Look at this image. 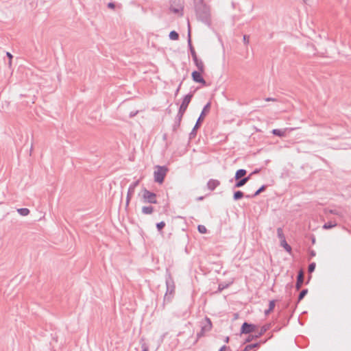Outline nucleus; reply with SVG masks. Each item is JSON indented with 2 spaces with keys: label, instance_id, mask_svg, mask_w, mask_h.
<instances>
[{
  "label": "nucleus",
  "instance_id": "6e6552de",
  "mask_svg": "<svg viewBox=\"0 0 351 351\" xmlns=\"http://www.w3.org/2000/svg\"><path fill=\"white\" fill-rule=\"evenodd\" d=\"M269 328H270V324H265V325L263 326L261 328L259 332H258V335H250L245 340V343L250 342L251 341H252L254 339H258L262 335H263Z\"/></svg>",
  "mask_w": 351,
  "mask_h": 351
},
{
  "label": "nucleus",
  "instance_id": "423d86ee",
  "mask_svg": "<svg viewBox=\"0 0 351 351\" xmlns=\"http://www.w3.org/2000/svg\"><path fill=\"white\" fill-rule=\"evenodd\" d=\"M193 97V93H189V94L184 96L177 114L183 117Z\"/></svg>",
  "mask_w": 351,
  "mask_h": 351
},
{
  "label": "nucleus",
  "instance_id": "473e14b6",
  "mask_svg": "<svg viewBox=\"0 0 351 351\" xmlns=\"http://www.w3.org/2000/svg\"><path fill=\"white\" fill-rule=\"evenodd\" d=\"M197 229H198V231L200 233H202V234H204L207 231L206 227L204 226H202V225H199L198 227H197Z\"/></svg>",
  "mask_w": 351,
  "mask_h": 351
},
{
  "label": "nucleus",
  "instance_id": "603ef678",
  "mask_svg": "<svg viewBox=\"0 0 351 351\" xmlns=\"http://www.w3.org/2000/svg\"><path fill=\"white\" fill-rule=\"evenodd\" d=\"M305 3H308L311 0H303Z\"/></svg>",
  "mask_w": 351,
  "mask_h": 351
},
{
  "label": "nucleus",
  "instance_id": "bb28decb",
  "mask_svg": "<svg viewBox=\"0 0 351 351\" xmlns=\"http://www.w3.org/2000/svg\"><path fill=\"white\" fill-rule=\"evenodd\" d=\"M280 242H281V245L285 248V250L287 252H290L291 251V247L287 243L286 239H284V240L281 241Z\"/></svg>",
  "mask_w": 351,
  "mask_h": 351
},
{
  "label": "nucleus",
  "instance_id": "37998d69",
  "mask_svg": "<svg viewBox=\"0 0 351 351\" xmlns=\"http://www.w3.org/2000/svg\"><path fill=\"white\" fill-rule=\"evenodd\" d=\"M276 99L275 98H273V97H267L265 98V101H276Z\"/></svg>",
  "mask_w": 351,
  "mask_h": 351
},
{
  "label": "nucleus",
  "instance_id": "49530a36",
  "mask_svg": "<svg viewBox=\"0 0 351 351\" xmlns=\"http://www.w3.org/2000/svg\"><path fill=\"white\" fill-rule=\"evenodd\" d=\"M228 347L226 346H223L219 351H226Z\"/></svg>",
  "mask_w": 351,
  "mask_h": 351
},
{
  "label": "nucleus",
  "instance_id": "e433bc0d",
  "mask_svg": "<svg viewBox=\"0 0 351 351\" xmlns=\"http://www.w3.org/2000/svg\"><path fill=\"white\" fill-rule=\"evenodd\" d=\"M228 287V285H222V284H219V287H218V290L219 291H221L222 290H223L224 289L227 288Z\"/></svg>",
  "mask_w": 351,
  "mask_h": 351
},
{
  "label": "nucleus",
  "instance_id": "2eb2a0df",
  "mask_svg": "<svg viewBox=\"0 0 351 351\" xmlns=\"http://www.w3.org/2000/svg\"><path fill=\"white\" fill-rule=\"evenodd\" d=\"M188 36H189L188 45H189V49H190V52H191V56H192L193 59H194V58H197V56L196 52L195 51V49L193 47L192 43H191L190 30L189 31Z\"/></svg>",
  "mask_w": 351,
  "mask_h": 351
},
{
  "label": "nucleus",
  "instance_id": "09e8293b",
  "mask_svg": "<svg viewBox=\"0 0 351 351\" xmlns=\"http://www.w3.org/2000/svg\"><path fill=\"white\" fill-rule=\"evenodd\" d=\"M203 199H204V197H203V196H199V197H198L197 198V201H201V200H202Z\"/></svg>",
  "mask_w": 351,
  "mask_h": 351
},
{
  "label": "nucleus",
  "instance_id": "a19ab883",
  "mask_svg": "<svg viewBox=\"0 0 351 351\" xmlns=\"http://www.w3.org/2000/svg\"><path fill=\"white\" fill-rule=\"evenodd\" d=\"M138 113V111H136V112H131L130 113V117H134V116H136Z\"/></svg>",
  "mask_w": 351,
  "mask_h": 351
},
{
  "label": "nucleus",
  "instance_id": "b1692460",
  "mask_svg": "<svg viewBox=\"0 0 351 351\" xmlns=\"http://www.w3.org/2000/svg\"><path fill=\"white\" fill-rule=\"evenodd\" d=\"M337 223L336 222H332V221H328L327 223H325L323 226V229H325V230H328V229H330L332 228H334L335 226H337Z\"/></svg>",
  "mask_w": 351,
  "mask_h": 351
},
{
  "label": "nucleus",
  "instance_id": "cd10ccee",
  "mask_svg": "<svg viewBox=\"0 0 351 351\" xmlns=\"http://www.w3.org/2000/svg\"><path fill=\"white\" fill-rule=\"evenodd\" d=\"M169 38L171 40H176L179 38V34L176 31H171L170 33H169Z\"/></svg>",
  "mask_w": 351,
  "mask_h": 351
},
{
  "label": "nucleus",
  "instance_id": "6ab92c4d",
  "mask_svg": "<svg viewBox=\"0 0 351 351\" xmlns=\"http://www.w3.org/2000/svg\"><path fill=\"white\" fill-rule=\"evenodd\" d=\"M265 185L261 186L253 195H245V197L247 198H253L257 195H258L261 193L263 192L266 189Z\"/></svg>",
  "mask_w": 351,
  "mask_h": 351
},
{
  "label": "nucleus",
  "instance_id": "aec40b11",
  "mask_svg": "<svg viewBox=\"0 0 351 351\" xmlns=\"http://www.w3.org/2000/svg\"><path fill=\"white\" fill-rule=\"evenodd\" d=\"M139 182H140V181H139V180H138L134 182L133 183H132L128 188V193H129L130 194L134 195L135 189L139 184Z\"/></svg>",
  "mask_w": 351,
  "mask_h": 351
},
{
  "label": "nucleus",
  "instance_id": "58836bf2",
  "mask_svg": "<svg viewBox=\"0 0 351 351\" xmlns=\"http://www.w3.org/2000/svg\"><path fill=\"white\" fill-rule=\"evenodd\" d=\"M181 85H182V82H180V84H179V86H178V88H177V89H176V93H175V95H176V96H177V95H178V92H179V90H180V89Z\"/></svg>",
  "mask_w": 351,
  "mask_h": 351
},
{
  "label": "nucleus",
  "instance_id": "f704fd0d",
  "mask_svg": "<svg viewBox=\"0 0 351 351\" xmlns=\"http://www.w3.org/2000/svg\"><path fill=\"white\" fill-rule=\"evenodd\" d=\"M132 195H133L130 194L129 193H127L126 201H125L126 206H128L129 205L130 199H131Z\"/></svg>",
  "mask_w": 351,
  "mask_h": 351
},
{
  "label": "nucleus",
  "instance_id": "de8ad7c7",
  "mask_svg": "<svg viewBox=\"0 0 351 351\" xmlns=\"http://www.w3.org/2000/svg\"><path fill=\"white\" fill-rule=\"evenodd\" d=\"M271 312V311H270V309H269V308H268V309H267V310H265V314L266 315H269Z\"/></svg>",
  "mask_w": 351,
  "mask_h": 351
},
{
  "label": "nucleus",
  "instance_id": "a878e982",
  "mask_svg": "<svg viewBox=\"0 0 351 351\" xmlns=\"http://www.w3.org/2000/svg\"><path fill=\"white\" fill-rule=\"evenodd\" d=\"M308 293V289H302L300 293H299L298 298V302H300L305 295Z\"/></svg>",
  "mask_w": 351,
  "mask_h": 351
},
{
  "label": "nucleus",
  "instance_id": "9d476101",
  "mask_svg": "<svg viewBox=\"0 0 351 351\" xmlns=\"http://www.w3.org/2000/svg\"><path fill=\"white\" fill-rule=\"evenodd\" d=\"M202 73L203 72H200L199 71H194L193 72H192L191 77L194 82L200 83L203 86H206V82L202 76Z\"/></svg>",
  "mask_w": 351,
  "mask_h": 351
},
{
  "label": "nucleus",
  "instance_id": "0eeeda50",
  "mask_svg": "<svg viewBox=\"0 0 351 351\" xmlns=\"http://www.w3.org/2000/svg\"><path fill=\"white\" fill-rule=\"evenodd\" d=\"M167 169L165 167L157 166V170L154 171V181L162 183L166 176Z\"/></svg>",
  "mask_w": 351,
  "mask_h": 351
},
{
  "label": "nucleus",
  "instance_id": "7ed1b4c3",
  "mask_svg": "<svg viewBox=\"0 0 351 351\" xmlns=\"http://www.w3.org/2000/svg\"><path fill=\"white\" fill-rule=\"evenodd\" d=\"M210 108V102L207 103L204 106V108H203V110H202L199 117H198V119H197V121L195 123V126L193 127L192 131L189 134V138L190 139L194 138L196 136V135H197V130L201 126L202 122L203 121L206 114L209 111Z\"/></svg>",
  "mask_w": 351,
  "mask_h": 351
},
{
  "label": "nucleus",
  "instance_id": "412c9836",
  "mask_svg": "<svg viewBox=\"0 0 351 351\" xmlns=\"http://www.w3.org/2000/svg\"><path fill=\"white\" fill-rule=\"evenodd\" d=\"M271 133L275 136L283 137L286 134V130H279V129H274V130H272Z\"/></svg>",
  "mask_w": 351,
  "mask_h": 351
},
{
  "label": "nucleus",
  "instance_id": "9b49d317",
  "mask_svg": "<svg viewBox=\"0 0 351 351\" xmlns=\"http://www.w3.org/2000/svg\"><path fill=\"white\" fill-rule=\"evenodd\" d=\"M304 282V272L302 270H300L297 276V280L295 283V289L297 291H299L302 287Z\"/></svg>",
  "mask_w": 351,
  "mask_h": 351
},
{
  "label": "nucleus",
  "instance_id": "3c124183",
  "mask_svg": "<svg viewBox=\"0 0 351 351\" xmlns=\"http://www.w3.org/2000/svg\"><path fill=\"white\" fill-rule=\"evenodd\" d=\"M225 341H226V343H228V342L229 341V337H227L226 338Z\"/></svg>",
  "mask_w": 351,
  "mask_h": 351
},
{
  "label": "nucleus",
  "instance_id": "f257e3e1",
  "mask_svg": "<svg viewBox=\"0 0 351 351\" xmlns=\"http://www.w3.org/2000/svg\"><path fill=\"white\" fill-rule=\"evenodd\" d=\"M195 12L198 20L201 21L206 25L210 24V8L207 6L203 0H199L195 4Z\"/></svg>",
  "mask_w": 351,
  "mask_h": 351
},
{
  "label": "nucleus",
  "instance_id": "4be33fe9",
  "mask_svg": "<svg viewBox=\"0 0 351 351\" xmlns=\"http://www.w3.org/2000/svg\"><path fill=\"white\" fill-rule=\"evenodd\" d=\"M260 344H261V343H251V344L247 345L244 348L243 351H250L254 348H259Z\"/></svg>",
  "mask_w": 351,
  "mask_h": 351
},
{
  "label": "nucleus",
  "instance_id": "c9c22d12",
  "mask_svg": "<svg viewBox=\"0 0 351 351\" xmlns=\"http://www.w3.org/2000/svg\"><path fill=\"white\" fill-rule=\"evenodd\" d=\"M141 348V351H149V346L145 343H142Z\"/></svg>",
  "mask_w": 351,
  "mask_h": 351
},
{
  "label": "nucleus",
  "instance_id": "ea45409f",
  "mask_svg": "<svg viewBox=\"0 0 351 351\" xmlns=\"http://www.w3.org/2000/svg\"><path fill=\"white\" fill-rule=\"evenodd\" d=\"M108 7L109 8H114L115 7V5H114V3L110 2V3H108Z\"/></svg>",
  "mask_w": 351,
  "mask_h": 351
},
{
  "label": "nucleus",
  "instance_id": "864d4df0",
  "mask_svg": "<svg viewBox=\"0 0 351 351\" xmlns=\"http://www.w3.org/2000/svg\"><path fill=\"white\" fill-rule=\"evenodd\" d=\"M32 149H33V146H32V145H31V148H30V154L32 153Z\"/></svg>",
  "mask_w": 351,
  "mask_h": 351
},
{
  "label": "nucleus",
  "instance_id": "a18cd8bd",
  "mask_svg": "<svg viewBox=\"0 0 351 351\" xmlns=\"http://www.w3.org/2000/svg\"><path fill=\"white\" fill-rule=\"evenodd\" d=\"M260 171V169H255L251 174H250L249 176H252V175H254V174H256V173H258V172Z\"/></svg>",
  "mask_w": 351,
  "mask_h": 351
},
{
  "label": "nucleus",
  "instance_id": "1a4fd4ad",
  "mask_svg": "<svg viewBox=\"0 0 351 351\" xmlns=\"http://www.w3.org/2000/svg\"><path fill=\"white\" fill-rule=\"evenodd\" d=\"M256 328L257 326L255 324L244 322L241 328V333L250 334L251 332H255Z\"/></svg>",
  "mask_w": 351,
  "mask_h": 351
},
{
  "label": "nucleus",
  "instance_id": "4468645a",
  "mask_svg": "<svg viewBox=\"0 0 351 351\" xmlns=\"http://www.w3.org/2000/svg\"><path fill=\"white\" fill-rule=\"evenodd\" d=\"M182 117H183L180 116L178 114L176 115L175 120H174V123L172 126V130L173 132H176L177 130H178V128H180Z\"/></svg>",
  "mask_w": 351,
  "mask_h": 351
},
{
  "label": "nucleus",
  "instance_id": "f03ea898",
  "mask_svg": "<svg viewBox=\"0 0 351 351\" xmlns=\"http://www.w3.org/2000/svg\"><path fill=\"white\" fill-rule=\"evenodd\" d=\"M166 286L167 290L164 296L163 305L171 302L175 293L174 282L170 275L166 278Z\"/></svg>",
  "mask_w": 351,
  "mask_h": 351
},
{
  "label": "nucleus",
  "instance_id": "20e7f679",
  "mask_svg": "<svg viewBox=\"0 0 351 351\" xmlns=\"http://www.w3.org/2000/svg\"><path fill=\"white\" fill-rule=\"evenodd\" d=\"M201 330L197 333V339L204 336L205 333L209 332L212 329V322L210 318L206 317L205 319L201 322Z\"/></svg>",
  "mask_w": 351,
  "mask_h": 351
},
{
  "label": "nucleus",
  "instance_id": "39448f33",
  "mask_svg": "<svg viewBox=\"0 0 351 351\" xmlns=\"http://www.w3.org/2000/svg\"><path fill=\"white\" fill-rule=\"evenodd\" d=\"M142 202L143 203L157 204L156 194L148 191L146 189H143Z\"/></svg>",
  "mask_w": 351,
  "mask_h": 351
},
{
  "label": "nucleus",
  "instance_id": "5fc2aeb1",
  "mask_svg": "<svg viewBox=\"0 0 351 351\" xmlns=\"http://www.w3.org/2000/svg\"><path fill=\"white\" fill-rule=\"evenodd\" d=\"M315 238H313V240H312V243H315Z\"/></svg>",
  "mask_w": 351,
  "mask_h": 351
},
{
  "label": "nucleus",
  "instance_id": "393cba45",
  "mask_svg": "<svg viewBox=\"0 0 351 351\" xmlns=\"http://www.w3.org/2000/svg\"><path fill=\"white\" fill-rule=\"evenodd\" d=\"M17 212L22 216H27L29 213V210L26 208H21L17 210Z\"/></svg>",
  "mask_w": 351,
  "mask_h": 351
},
{
  "label": "nucleus",
  "instance_id": "7c9ffc66",
  "mask_svg": "<svg viewBox=\"0 0 351 351\" xmlns=\"http://www.w3.org/2000/svg\"><path fill=\"white\" fill-rule=\"evenodd\" d=\"M315 267H316V264L315 263H311L309 264L308 265V271L309 273H312L315 271Z\"/></svg>",
  "mask_w": 351,
  "mask_h": 351
},
{
  "label": "nucleus",
  "instance_id": "6e6d98bb",
  "mask_svg": "<svg viewBox=\"0 0 351 351\" xmlns=\"http://www.w3.org/2000/svg\"><path fill=\"white\" fill-rule=\"evenodd\" d=\"M166 136H167L166 134H164L163 138H165Z\"/></svg>",
  "mask_w": 351,
  "mask_h": 351
},
{
  "label": "nucleus",
  "instance_id": "ddd939ff",
  "mask_svg": "<svg viewBox=\"0 0 351 351\" xmlns=\"http://www.w3.org/2000/svg\"><path fill=\"white\" fill-rule=\"evenodd\" d=\"M250 179V176L236 180L237 182L234 185V188H240L244 186Z\"/></svg>",
  "mask_w": 351,
  "mask_h": 351
},
{
  "label": "nucleus",
  "instance_id": "79ce46f5",
  "mask_svg": "<svg viewBox=\"0 0 351 351\" xmlns=\"http://www.w3.org/2000/svg\"><path fill=\"white\" fill-rule=\"evenodd\" d=\"M310 255H311V257H314V256L316 255V252H315V251H314V250H311V251H310Z\"/></svg>",
  "mask_w": 351,
  "mask_h": 351
},
{
  "label": "nucleus",
  "instance_id": "4c0bfd02",
  "mask_svg": "<svg viewBox=\"0 0 351 351\" xmlns=\"http://www.w3.org/2000/svg\"><path fill=\"white\" fill-rule=\"evenodd\" d=\"M243 40V43L245 45H247L249 43V36L244 35Z\"/></svg>",
  "mask_w": 351,
  "mask_h": 351
},
{
  "label": "nucleus",
  "instance_id": "c85d7f7f",
  "mask_svg": "<svg viewBox=\"0 0 351 351\" xmlns=\"http://www.w3.org/2000/svg\"><path fill=\"white\" fill-rule=\"evenodd\" d=\"M277 235H278V237L280 239V241L285 239V237L283 233V230H282V228H277Z\"/></svg>",
  "mask_w": 351,
  "mask_h": 351
},
{
  "label": "nucleus",
  "instance_id": "8fccbe9b",
  "mask_svg": "<svg viewBox=\"0 0 351 351\" xmlns=\"http://www.w3.org/2000/svg\"><path fill=\"white\" fill-rule=\"evenodd\" d=\"M11 64H12V60L10 59L9 62H8V65L10 66Z\"/></svg>",
  "mask_w": 351,
  "mask_h": 351
},
{
  "label": "nucleus",
  "instance_id": "f3484780",
  "mask_svg": "<svg viewBox=\"0 0 351 351\" xmlns=\"http://www.w3.org/2000/svg\"><path fill=\"white\" fill-rule=\"evenodd\" d=\"M246 173H247V171L245 169H240L236 171V173L234 176V179L239 180L240 178H243L245 177Z\"/></svg>",
  "mask_w": 351,
  "mask_h": 351
},
{
  "label": "nucleus",
  "instance_id": "a211bd4d",
  "mask_svg": "<svg viewBox=\"0 0 351 351\" xmlns=\"http://www.w3.org/2000/svg\"><path fill=\"white\" fill-rule=\"evenodd\" d=\"M154 209L152 206H145L142 207V213L144 215H151Z\"/></svg>",
  "mask_w": 351,
  "mask_h": 351
},
{
  "label": "nucleus",
  "instance_id": "5701e85b",
  "mask_svg": "<svg viewBox=\"0 0 351 351\" xmlns=\"http://www.w3.org/2000/svg\"><path fill=\"white\" fill-rule=\"evenodd\" d=\"M244 197V193L241 191H237L233 194L234 200L237 201Z\"/></svg>",
  "mask_w": 351,
  "mask_h": 351
},
{
  "label": "nucleus",
  "instance_id": "c03bdc74",
  "mask_svg": "<svg viewBox=\"0 0 351 351\" xmlns=\"http://www.w3.org/2000/svg\"><path fill=\"white\" fill-rule=\"evenodd\" d=\"M6 56H8V58H9V60H12V58H13V56L10 53V52H7L6 53Z\"/></svg>",
  "mask_w": 351,
  "mask_h": 351
},
{
  "label": "nucleus",
  "instance_id": "f8f14e48",
  "mask_svg": "<svg viewBox=\"0 0 351 351\" xmlns=\"http://www.w3.org/2000/svg\"><path fill=\"white\" fill-rule=\"evenodd\" d=\"M219 185L220 182L218 180L210 179L207 182V187L210 191H214Z\"/></svg>",
  "mask_w": 351,
  "mask_h": 351
},
{
  "label": "nucleus",
  "instance_id": "2f4dec72",
  "mask_svg": "<svg viewBox=\"0 0 351 351\" xmlns=\"http://www.w3.org/2000/svg\"><path fill=\"white\" fill-rule=\"evenodd\" d=\"M165 226V223L164 221H160V222L156 223V228L159 232H160Z\"/></svg>",
  "mask_w": 351,
  "mask_h": 351
},
{
  "label": "nucleus",
  "instance_id": "72a5a7b5",
  "mask_svg": "<svg viewBox=\"0 0 351 351\" xmlns=\"http://www.w3.org/2000/svg\"><path fill=\"white\" fill-rule=\"evenodd\" d=\"M275 305H276L275 300H271V301H269L268 308L272 311L274 310V308H275Z\"/></svg>",
  "mask_w": 351,
  "mask_h": 351
},
{
  "label": "nucleus",
  "instance_id": "c756f323",
  "mask_svg": "<svg viewBox=\"0 0 351 351\" xmlns=\"http://www.w3.org/2000/svg\"><path fill=\"white\" fill-rule=\"evenodd\" d=\"M324 213L325 214L330 213V214L336 215H339V213L337 210L327 209V208H326L324 210Z\"/></svg>",
  "mask_w": 351,
  "mask_h": 351
},
{
  "label": "nucleus",
  "instance_id": "dca6fc26",
  "mask_svg": "<svg viewBox=\"0 0 351 351\" xmlns=\"http://www.w3.org/2000/svg\"><path fill=\"white\" fill-rule=\"evenodd\" d=\"M195 66L200 72H204V64L202 60L198 58L193 59Z\"/></svg>",
  "mask_w": 351,
  "mask_h": 351
}]
</instances>
